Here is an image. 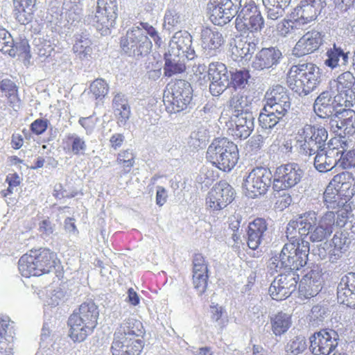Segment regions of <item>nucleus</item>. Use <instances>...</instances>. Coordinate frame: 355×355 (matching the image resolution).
<instances>
[{
    "label": "nucleus",
    "instance_id": "obj_1",
    "mask_svg": "<svg viewBox=\"0 0 355 355\" xmlns=\"http://www.w3.org/2000/svg\"><path fill=\"white\" fill-rule=\"evenodd\" d=\"M347 220V214L344 211L336 214L327 211L319 219L317 212L308 211L291 220L286 233L295 235L297 232L300 238L302 236L309 235V239L312 242H320L332 234L334 227H344Z\"/></svg>",
    "mask_w": 355,
    "mask_h": 355
},
{
    "label": "nucleus",
    "instance_id": "obj_2",
    "mask_svg": "<svg viewBox=\"0 0 355 355\" xmlns=\"http://www.w3.org/2000/svg\"><path fill=\"white\" fill-rule=\"evenodd\" d=\"M286 234V243L279 257H275L269 264L270 270L276 272L284 269L286 271L297 270L304 266L308 260L310 250L309 243L295 234Z\"/></svg>",
    "mask_w": 355,
    "mask_h": 355
},
{
    "label": "nucleus",
    "instance_id": "obj_3",
    "mask_svg": "<svg viewBox=\"0 0 355 355\" xmlns=\"http://www.w3.org/2000/svg\"><path fill=\"white\" fill-rule=\"evenodd\" d=\"M149 35L155 43L160 46L161 38L154 27L148 23H140L128 30L125 37L121 40L123 51L129 56L141 57L148 55L152 47V42L148 39Z\"/></svg>",
    "mask_w": 355,
    "mask_h": 355
},
{
    "label": "nucleus",
    "instance_id": "obj_4",
    "mask_svg": "<svg viewBox=\"0 0 355 355\" xmlns=\"http://www.w3.org/2000/svg\"><path fill=\"white\" fill-rule=\"evenodd\" d=\"M99 311L97 306L92 301L80 304L68 320L70 327L69 336L74 342L85 340L96 327Z\"/></svg>",
    "mask_w": 355,
    "mask_h": 355
},
{
    "label": "nucleus",
    "instance_id": "obj_5",
    "mask_svg": "<svg viewBox=\"0 0 355 355\" xmlns=\"http://www.w3.org/2000/svg\"><path fill=\"white\" fill-rule=\"evenodd\" d=\"M320 71L313 63L293 65L287 75V84L291 89L299 95H307L319 84Z\"/></svg>",
    "mask_w": 355,
    "mask_h": 355
},
{
    "label": "nucleus",
    "instance_id": "obj_6",
    "mask_svg": "<svg viewBox=\"0 0 355 355\" xmlns=\"http://www.w3.org/2000/svg\"><path fill=\"white\" fill-rule=\"evenodd\" d=\"M55 265V254L48 249L31 250L29 254L21 257L18 262L19 270L26 277L48 273Z\"/></svg>",
    "mask_w": 355,
    "mask_h": 355
},
{
    "label": "nucleus",
    "instance_id": "obj_7",
    "mask_svg": "<svg viewBox=\"0 0 355 355\" xmlns=\"http://www.w3.org/2000/svg\"><path fill=\"white\" fill-rule=\"evenodd\" d=\"M207 158L220 170L229 172L239 160L238 147L227 138L216 139L207 148Z\"/></svg>",
    "mask_w": 355,
    "mask_h": 355
},
{
    "label": "nucleus",
    "instance_id": "obj_8",
    "mask_svg": "<svg viewBox=\"0 0 355 355\" xmlns=\"http://www.w3.org/2000/svg\"><path fill=\"white\" fill-rule=\"evenodd\" d=\"M192 87L187 81L178 80L171 85L164 94V103L170 113L185 110L192 99Z\"/></svg>",
    "mask_w": 355,
    "mask_h": 355
},
{
    "label": "nucleus",
    "instance_id": "obj_9",
    "mask_svg": "<svg viewBox=\"0 0 355 355\" xmlns=\"http://www.w3.org/2000/svg\"><path fill=\"white\" fill-rule=\"evenodd\" d=\"M299 135L303 139L300 146L302 154H311V152H317L320 148L327 146L326 143L328 138L327 131L320 125L306 124L299 130Z\"/></svg>",
    "mask_w": 355,
    "mask_h": 355
},
{
    "label": "nucleus",
    "instance_id": "obj_10",
    "mask_svg": "<svg viewBox=\"0 0 355 355\" xmlns=\"http://www.w3.org/2000/svg\"><path fill=\"white\" fill-rule=\"evenodd\" d=\"M264 26V19L256 6H245L238 13L235 27L241 33L260 32Z\"/></svg>",
    "mask_w": 355,
    "mask_h": 355
},
{
    "label": "nucleus",
    "instance_id": "obj_11",
    "mask_svg": "<svg viewBox=\"0 0 355 355\" xmlns=\"http://www.w3.org/2000/svg\"><path fill=\"white\" fill-rule=\"evenodd\" d=\"M297 164L289 163L277 168L272 184L275 191L286 190L297 185L304 176Z\"/></svg>",
    "mask_w": 355,
    "mask_h": 355
},
{
    "label": "nucleus",
    "instance_id": "obj_12",
    "mask_svg": "<svg viewBox=\"0 0 355 355\" xmlns=\"http://www.w3.org/2000/svg\"><path fill=\"white\" fill-rule=\"evenodd\" d=\"M118 6L116 0H98L97 9L94 19L96 28L102 35L110 33L117 18Z\"/></svg>",
    "mask_w": 355,
    "mask_h": 355
},
{
    "label": "nucleus",
    "instance_id": "obj_13",
    "mask_svg": "<svg viewBox=\"0 0 355 355\" xmlns=\"http://www.w3.org/2000/svg\"><path fill=\"white\" fill-rule=\"evenodd\" d=\"M341 96L333 94L331 91H325L321 93L315 99L313 110L315 113L320 118L330 119L339 112L343 106L349 107L343 101Z\"/></svg>",
    "mask_w": 355,
    "mask_h": 355
},
{
    "label": "nucleus",
    "instance_id": "obj_14",
    "mask_svg": "<svg viewBox=\"0 0 355 355\" xmlns=\"http://www.w3.org/2000/svg\"><path fill=\"white\" fill-rule=\"evenodd\" d=\"M271 171L266 168H254L246 178L243 187L252 198L265 194L271 186Z\"/></svg>",
    "mask_w": 355,
    "mask_h": 355
},
{
    "label": "nucleus",
    "instance_id": "obj_15",
    "mask_svg": "<svg viewBox=\"0 0 355 355\" xmlns=\"http://www.w3.org/2000/svg\"><path fill=\"white\" fill-rule=\"evenodd\" d=\"M338 339L335 330L321 329L310 337V350L314 355H329L338 346Z\"/></svg>",
    "mask_w": 355,
    "mask_h": 355
},
{
    "label": "nucleus",
    "instance_id": "obj_16",
    "mask_svg": "<svg viewBox=\"0 0 355 355\" xmlns=\"http://www.w3.org/2000/svg\"><path fill=\"white\" fill-rule=\"evenodd\" d=\"M234 196V189L227 182L220 181L209 191L206 205L212 211H219L231 203Z\"/></svg>",
    "mask_w": 355,
    "mask_h": 355
},
{
    "label": "nucleus",
    "instance_id": "obj_17",
    "mask_svg": "<svg viewBox=\"0 0 355 355\" xmlns=\"http://www.w3.org/2000/svg\"><path fill=\"white\" fill-rule=\"evenodd\" d=\"M299 275L294 271L277 275L269 288L271 297L277 301L285 300L295 291Z\"/></svg>",
    "mask_w": 355,
    "mask_h": 355
},
{
    "label": "nucleus",
    "instance_id": "obj_18",
    "mask_svg": "<svg viewBox=\"0 0 355 355\" xmlns=\"http://www.w3.org/2000/svg\"><path fill=\"white\" fill-rule=\"evenodd\" d=\"M237 5L230 1L211 0L207 4L211 21L217 26H224L238 15Z\"/></svg>",
    "mask_w": 355,
    "mask_h": 355
},
{
    "label": "nucleus",
    "instance_id": "obj_19",
    "mask_svg": "<svg viewBox=\"0 0 355 355\" xmlns=\"http://www.w3.org/2000/svg\"><path fill=\"white\" fill-rule=\"evenodd\" d=\"M355 78L348 70L344 71L336 80L330 82V91L333 94L341 96L348 106L355 103Z\"/></svg>",
    "mask_w": 355,
    "mask_h": 355
},
{
    "label": "nucleus",
    "instance_id": "obj_20",
    "mask_svg": "<svg viewBox=\"0 0 355 355\" xmlns=\"http://www.w3.org/2000/svg\"><path fill=\"white\" fill-rule=\"evenodd\" d=\"M266 106L277 114L285 116L291 107V98L286 89L277 85L270 88L266 94Z\"/></svg>",
    "mask_w": 355,
    "mask_h": 355
},
{
    "label": "nucleus",
    "instance_id": "obj_21",
    "mask_svg": "<svg viewBox=\"0 0 355 355\" xmlns=\"http://www.w3.org/2000/svg\"><path fill=\"white\" fill-rule=\"evenodd\" d=\"M171 55L183 58V59L193 60L196 56L192 46V37L187 31L176 32L169 42L168 52Z\"/></svg>",
    "mask_w": 355,
    "mask_h": 355
},
{
    "label": "nucleus",
    "instance_id": "obj_22",
    "mask_svg": "<svg viewBox=\"0 0 355 355\" xmlns=\"http://www.w3.org/2000/svg\"><path fill=\"white\" fill-rule=\"evenodd\" d=\"M208 76L211 80L209 90L213 96L220 95L230 84L226 66L222 62H216L209 64Z\"/></svg>",
    "mask_w": 355,
    "mask_h": 355
},
{
    "label": "nucleus",
    "instance_id": "obj_23",
    "mask_svg": "<svg viewBox=\"0 0 355 355\" xmlns=\"http://www.w3.org/2000/svg\"><path fill=\"white\" fill-rule=\"evenodd\" d=\"M340 150L331 148L329 146L320 148L317 152H311L306 155H315L313 165L316 170L321 173H325L338 165Z\"/></svg>",
    "mask_w": 355,
    "mask_h": 355
},
{
    "label": "nucleus",
    "instance_id": "obj_24",
    "mask_svg": "<svg viewBox=\"0 0 355 355\" xmlns=\"http://www.w3.org/2000/svg\"><path fill=\"white\" fill-rule=\"evenodd\" d=\"M320 0H302L291 13L296 24H305L315 20L320 12Z\"/></svg>",
    "mask_w": 355,
    "mask_h": 355
},
{
    "label": "nucleus",
    "instance_id": "obj_25",
    "mask_svg": "<svg viewBox=\"0 0 355 355\" xmlns=\"http://www.w3.org/2000/svg\"><path fill=\"white\" fill-rule=\"evenodd\" d=\"M322 42L319 31H309L297 41L292 50V54L297 58L311 54L318 49Z\"/></svg>",
    "mask_w": 355,
    "mask_h": 355
},
{
    "label": "nucleus",
    "instance_id": "obj_26",
    "mask_svg": "<svg viewBox=\"0 0 355 355\" xmlns=\"http://www.w3.org/2000/svg\"><path fill=\"white\" fill-rule=\"evenodd\" d=\"M282 58V53L277 48H263L257 53L252 66L255 70L268 69L276 67Z\"/></svg>",
    "mask_w": 355,
    "mask_h": 355
},
{
    "label": "nucleus",
    "instance_id": "obj_27",
    "mask_svg": "<svg viewBox=\"0 0 355 355\" xmlns=\"http://www.w3.org/2000/svg\"><path fill=\"white\" fill-rule=\"evenodd\" d=\"M349 52L345 51L340 47L334 44L332 48L327 49L325 53L324 64L332 70L344 71L349 65Z\"/></svg>",
    "mask_w": 355,
    "mask_h": 355
},
{
    "label": "nucleus",
    "instance_id": "obj_28",
    "mask_svg": "<svg viewBox=\"0 0 355 355\" xmlns=\"http://www.w3.org/2000/svg\"><path fill=\"white\" fill-rule=\"evenodd\" d=\"M120 335L114 336L111 346L112 355H139L144 347L143 341L134 338L123 339Z\"/></svg>",
    "mask_w": 355,
    "mask_h": 355
},
{
    "label": "nucleus",
    "instance_id": "obj_29",
    "mask_svg": "<svg viewBox=\"0 0 355 355\" xmlns=\"http://www.w3.org/2000/svg\"><path fill=\"white\" fill-rule=\"evenodd\" d=\"M268 234L265 219L257 218L248 225L247 244L250 249H257L265 241Z\"/></svg>",
    "mask_w": 355,
    "mask_h": 355
},
{
    "label": "nucleus",
    "instance_id": "obj_30",
    "mask_svg": "<svg viewBox=\"0 0 355 355\" xmlns=\"http://www.w3.org/2000/svg\"><path fill=\"white\" fill-rule=\"evenodd\" d=\"M338 300L349 306L355 305V272L343 276L337 288Z\"/></svg>",
    "mask_w": 355,
    "mask_h": 355
},
{
    "label": "nucleus",
    "instance_id": "obj_31",
    "mask_svg": "<svg viewBox=\"0 0 355 355\" xmlns=\"http://www.w3.org/2000/svg\"><path fill=\"white\" fill-rule=\"evenodd\" d=\"M232 121L234 123L232 135L239 139H247L254 130V116L252 112H241L233 116Z\"/></svg>",
    "mask_w": 355,
    "mask_h": 355
},
{
    "label": "nucleus",
    "instance_id": "obj_32",
    "mask_svg": "<svg viewBox=\"0 0 355 355\" xmlns=\"http://www.w3.org/2000/svg\"><path fill=\"white\" fill-rule=\"evenodd\" d=\"M202 47L207 55L213 56L224 43L221 33L216 28H204L201 32Z\"/></svg>",
    "mask_w": 355,
    "mask_h": 355
},
{
    "label": "nucleus",
    "instance_id": "obj_33",
    "mask_svg": "<svg viewBox=\"0 0 355 355\" xmlns=\"http://www.w3.org/2000/svg\"><path fill=\"white\" fill-rule=\"evenodd\" d=\"M321 288V276L313 270L306 274L299 283L300 294L305 298L315 296Z\"/></svg>",
    "mask_w": 355,
    "mask_h": 355
},
{
    "label": "nucleus",
    "instance_id": "obj_34",
    "mask_svg": "<svg viewBox=\"0 0 355 355\" xmlns=\"http://www.w3.org/2000/svg\"><path fill=\"white\" fill-rule=\"evenodd\" d=\"M331 184L346 200L355 195V180L351 173L346 171L336 175L331 180Z\"/></svg>",
    "mask_w": 355,
    "mask_h": 355
},
{
    "label": "nucleus",
    "instance_id": "obj_35",
    "mask_svg": "<svg viewBox=\"0 0 355 355\" xmlns=\"http://www.w3.org/2000/svg\"><path fill=\"white\" fill-rule=\"evenodd\" d=\"M36 0H13L14 15L21 24L29 23L33 19V14Z\"/></svg>",
    "mask_w": 355,
    "mask_h": 355
},
{
    "label": "nucleus",
    "instance_id": "obj_36",
    "mask_svg": "<svg viewBox=\"0 0 355 355\" xmlns=\"http://www.w3.org/2000/svg\"><path fill=\"white\" fill-rule=\"evenodd\" d=\"M334 248L329 252V261L332 263L336 262L341 254L346 252L351 243V239L348 234L343 232H337L331 240Z\"/></svg>",
    "mask_w": 355,
    "mask_h": 355
},
{
    "label": "nucleus",
    "instance_id": "obj_37",
    "mask_svg": "<svg viewBox=\"0 0 355 355\" xmlns=\"http://www.w3.org/2000/svg\"><path fill=\"white\" fill-rule=\"evenodd\" d=\"M143 333L142 324L140 321L133 318H128L125 319L117 328L114 336H119L123 339L134 338V339H139L138 337Z\"/></svg>",
    "mask_w": 355,
    "mask_h": 355
},
{
    "label": "nucleus",
    "instance_id": "obj_38",
    "mask_svg": "<svg viewBox=\"0 0 355 355\" xmlns=\"http://www.w3.org/2000/svg\"><path fill=\"white\" fill-rule=\"evenodd\" d=\"M113 107L117 116V123L119 126H124L130 119L131 112L130 107L125 95L117 94L114 96Z\"/></svg>",
    "mask_w": 355,
    "mask_h": 355
},
{
    "label": "nucleus",
    "instance_id": "obj_39",
    "mask_svg": "<svg viewBox=\"0 0 355 355\" xmlns=\"http://www.w3.org/2000/svg\"><path fill=\"white\" fill-rule=\"evenodd\" d=\"M73 51L76 56L80 59H88L92 53V41L88 35L82 33L75 35Z\"/></svg>",
    "mask_w": 355,
    "mask_h": 355
},
{
    "label": "nucleus",
    "instance_id": "obj_40",
    "mask_svg": "<svg viewBox=\"0 0 355 355\" xmlns=\"http://www.w3.org/2000/svg\"><path fill=\"white\" fill-rule=\"evenodd\" d=\"M266 8L267 19L277 20L282 17L285 9L288 8L291 0H262Z\"/></svg>",
    "mask_w": 355,
    "mask_h": 355
},
{
    "label": "nucleus",
    "instance_id": "obj_41",
    "mask_svg": "<svg viewBox=\"0 0 355 355\" xmlns=\"http://www.w3.org/2000/svg\"><path fill=\"white\" fill-rule=\"evenodd\" d=\"M283 117L284 116L277 114V113L272 111L270 108L264 106L259 116V122L261 130L268 131L269 134H271L272 130Z\"/></svg>",
    "mask_w": 355,
    "mask_h": 355
},
{
    "label": "nucleus",
    "instance_id": "obj_42",
    "mask_svg": "<svg viewBox=\"0 0 355 355\" xmlns=\"http://www.w3.org/2000/svg\"><path fill=\"white\" fill-rule=\"evenodd\" d=\"M271 329L275 336L285 334L291 326V315L283 312H279L270 317Z\"/></svg>",
    "mask_w": 355,
    "mask_h": 355
},
{
    "label": "nucleus",
    "instance_id": "obj_43",
    "mask_svg": "<svg viewBox=\"0 0 355 355\" xmlns=\"http://www.w3.org/2000/svg\"><path fill=\"white\" fill-rule=\"evenodd\" d=\"M164 64V74L166 76L171 77L173 75L180 73L185 70V64L183 58L179 56L172 55L171 53H166Z\"/></svg>",
    "mask_w": 355,
    "mask_h": 355
},
{
    "label": "nucleus",
    "instance_id": "obj_44",
    "mask_svg": "<svg viewBox=\"0 0 355 355\" xmlns=\"http://www.w3.org/2000/svg\"><path fill=\"white\" fill-rule=\"evenodd\" d=\"M323 202L327 208L335 209L343 206L347 201L342 198V195L331 184V181L323 193Z\"/></svg>",
    "mask_w": 355,
    "mask_h": 355
},
{
    "label": "nucleus",
    "instance_id": "obj_45",
    "mask_svg": "<svg viewBox=\"0 0 355 355\" xmlns=\"http://www.w3.org/2000/svg\"><path fill=\"white\" fill-rule=\"evenodd\" d=\"M230 107L234 110L233 116L241 112H251L250 111L251 101L249 98L242 94H234L229 101Z\"/></svg>",
    "mask_w": 355,
    "mask_h": 355
},
{
    "label": "nucleus",
    "instance_id": "obj_46",
    "mask_svg": "<svg viewBox=\"0 0 355 355\" xmlns=\"http://www.w3.org/2000/svg\"><path fill=\"white\" fill-rule=\"evenodd\" d=\"M338 119L341 121L344 131L346 135H352L355 133V111L349 108H340L337 112Z\"/></svg>",
    "mask_w": 355,
    "mask_h": 355
},
{
    "label": "nucleus",
    "instance_id": "obj_47",
    "mask_svg": "<svg viewBox=\"0 0 355 355\" xmlns=\"http://www.w3.org/2000/svg\"><path fill=\"white\" fill-rule=\"evenodd\" d=\"M65 142L69 150L75 155H84L87 145L83 138L76 133H69L65 136Z\"/></svg>",
    "mask_w": 355,
    "mask_h": 355
},
{
    "label": "nucleus",
    "instance_id": "obj_48",
    "mask_svg": "<svg viewBox=\"0 0 355 355\" xmlns=\"http://www.w3.org/2000/svg\"><path fill=\"white\" fill-rule=\"evenodd\" d=\"M307 347L306 340L304 336H298L291 338L286 344L285 350L289 355H298Z\"/></svg>",
    "mask_w": 355,
    "mask_h": 355
},
{
    "label": "nucleus",
    "instance_id": "obj_49",
    "mask_svg": "<svg viewBox=\"0 0 355 355\" xmlns=\"http://www.w3.org/2000/svg\"><path fill=\"white\" fill-rule=\"evenodd\" d=\"M0 51L14 57L16 50L14 48V40L11 35L4 28H0Z\"/></svg>",
    "mask_w": 355,
    "mask_h": 355
},
{
    "label": "nucleus",
    "instance_id": "obj_50",
    "mask_svg": "<svg viewBox=\"0 0 355 355\" xmlns=\"http://www.w3.org/2000/svg\"><path fill=\"white\" fill-rule=\"evenodd\" d=\"M328 316V309L324 306L317 304L312 307L309 315V323L318 325L322 323Z\"/></svg>",
    "mask_w": 355,
    "mask_h": 355
},
{
    "label": "nucleus",
    "instance_id": "obj_51",
    "mask_svg": "<svg viewBox=\"0 0 355 355\" xmlns=\"http://www.w3.org/2000/svg\"><path fill=\"white\" fill-rule=\"evenodd\" d=\"M89 89L96 99H102L107 94L109 85L103 79L97 78L92 83Z\"/></svg>",
    "mask_w": 355,
    "mask_h": 355
},
{
    "label": "nucleus",
    "instance_id": "obj_52",
    "mask_svg": "<svg viewBox=\"0 0 355 355\" xmlns=\"http://www.w3.org/2000/svg\"><path fill=\"white\" fill-rule=\"evenodd\" d=\"M296 21L293 20H283L277 24V31L278 34L284 37L291 36L295 34V31L298 30Z\"/></svg>",
    "mask_w": 355,
    "mask_h": 355
},
{
    "label": "nucleus",
    "instance_id": "obj_53",
    "mask_svg": "<svg viewBox=\"0 0 355 355\" xmlns=\"http://www.w3.org/2000/svg\"><path fill=\"white\" fill-rule=\"evenodd\" d=\"M271 140L268 131L261 130L260 133L254 135L248 141L249 145L252 150L260 149L263 144H269Z\"/></svg>",
    "mask_w": 355,
    "mask_h": 355
},
{
    "label": "nucleus",
    "instance_id": "obj_54",
    "mask_svg": "<svg viewBox=\"0 0 355 355\" xmlns=\"http://www.w3.org/2000/svg\"><path fill=\"white\" fill-rule=\"evenodd\" d=\"M210 313L211 320L217 324L220 328L223 327L227 323V316L225 315L224 309L216 305L210 306Z\"/></svg>",
    "mask_w": 355,
    "mask_h": 355
},
{
    "label": "nucleus",
    "instance_id": "obj_55",
    "mask_svg": "<svg viewBox=\"0 0 355 355\" xmlns=\"http://www.w3.org/2000/svg\"><path fill=\"white\" fill-rule=\"evenodd\" d=\"M256 49V44L254 42H248L239 41L236 43L234 48V53H236L242 58H247L248 55L254 53Z\"/></svg>",
    "mask_w": 355,
    "mask_h": 355
},
{
    "label": "nucleus",
    "instance_id": "obj_56",
    "mask_svg": "<svg viewBox=\"0 0 355 355\" xmlns=\"http://www.w3.org/2000/svg\"><path fill=\"white\" fill-rule=\"evenodd\" d=\"M134 159L132 152L127 150L119 153L116 162L119 164H123L124 173H128L134 165Z\"/></svg>",
    "mask_w": 355,
    "mask_h": 355
},
{
    "label": "nucleus",
    "instance_id": "obj_57",
    "mask_svg": "<svg viewBox=\"0 0 355 355\" xmlns=\"http://www.w3.org/2000/svg\"><path fill=\"white\" fill-rule=\"evenodd\" d=\"M182 20L181 15L174 9H168L164 15V26L170 29L179 25Z\"/></svg>",
    "mask_w": 355,
    "mask_h": 355
},
{
    "label": "nucleus",
    "instance_id": "obj_58",
    "mask_svg": "<svg viewBox=\"0 0 355 355\" xmlns=\"http://www.w3.org/2000/svg\"><path fill=\"white\" fill-rule=\"evenodd\" d=\"M338 165L343 168H349L355 166V150L345 152L340 151Z\"/></svg>",
    "mask_w": 355,
    "mask_h": 355
},
{
    "label": "nucleus",
    "instance_id": "obj_59",
    "mask_svg": "<svg viewBox=\"0 0 355 355\" xmlns=\"http://www.w3.org/2000/svg\"><path fill=\"white\" fill-rule=\"evenodd\" d=\"M208 268L205 258L201 254H196L193 258V274H207Z\"/></svg>",
    "mask_w": 355,
    "mask_h": 355
},
{
    "label": "nucleus",
    "instance_id": "obj_60",
    "mask_svg": "<svg viewBox=\"0 0 355 355\" xmlns=\"http://www.w3.org/2000/svg\"><path fill=\"white\" fill-rule=\"evenodd\" d=\"M250 78L249 71L247 70L237 71L231 75L232 83L234 87L243 88L248 83V78Z\"/></svg>",
    "mask_w": 355,
    "mask_h": 355
},
{
    "label": "nucleus",
    "instance_id": "obj_61",
    "mask_svg": "<svg viewBox=\"0 0 355 355\" xmlns=\"http://www.w3.org/2000/svg\"><path fill=\"white\" fill-rule=\"evenodd\" d=\"M35 51L40 58H46L51 56L53 51V47L49 41L38 40L35 44Z\"/></svg>",
    "mask_w": 355,
    "mask_h": 355
},
{
    "label": "nucleus",
    "instance_id": "obj_62",
    "mask_svg": "<svg viewBox=\"0 0 355 355\" xmlns=\"http://www.w3.org/2000/svg\"><path fill=\"white\" fill-rule=\"evenodd\" d=\"M64 293L60 288L49 291L46 295V302L51 306H58L64 299Z\"/></svg>",
    "mask_w": 355,
    "mask_h": 355
},
{
    "label": "nucleus",
    "instance_id": "obj_63",
    "mask_svg": "<svg viewBox=\"0 0 355 355\" xmlns=\"http://www.w3.org/2000/svg\"><path fill=\"white\" fill-rule=\"evenodd\" d=\"M207 274H193V283L194 288L197 290L199 294H202L207 289Z\"/></svg>",
    "mask_w": 355,
    "mask_h": 355
},
{
    "label": "nucleus",
    "instance_id": "obj_64",
    "mask_svg": "<svg viewBox=\"0 0 355 355\" xmlns=\"http://www.w3.org/2000/svg\"><path fill=\"white\" fill-rule=\"evenodd\" d=\"M329 126L331 130L336 135L341 137L347 135L345 131H344L345 127H343L341 121L338 119L337 114L329 119Z\"/></svg>",
    "mask_w": 355,
    "mask_h": 355
}]
</instances>
